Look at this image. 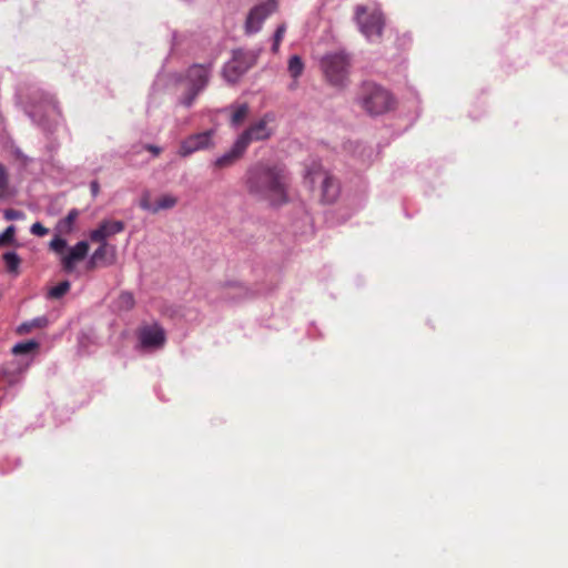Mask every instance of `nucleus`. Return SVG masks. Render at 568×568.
Returning a JSON list of instances; mask_svg holds the SVG:
<instances>
[{"instance_id": "1", "label": "nucleus", "mask_w": 568, "mask_h": 568, "mask_svg": "<svg viewBox=\"0 0 568 568\" xmlns=\"http://www.w3.org/2000/svg\"><path fill=\"white\" fill-rule=\"evenodd\" d=\"M356 103L369 115H379L392 108L390 93L382 85L365 81L358 88Z\"/></svg>"}, {"instance_id": "2", "label": "nucleus", "mask_w": 568, "mask_h": 568, "mask_svg": "<svg viewBox=\"0 0 568 568\" xmlns=\"http://www.w3.org/2000/svg\"><path fill=\"white\" fill-rule=\"evenodd\" d=\"M27 113L34 123L41 125L47 131L52 130L53 124L57 123L60 116V110L53 97L43 92L34 93Z\"/></svg>"}, {"instance_id": "3", "label": "nucleus", "mask_w": 568, "mask_h": 568, "mask_svg": "<svg viewBox=\"0 0 568 568\" xmlns=\"http://www.w3.org/2000/svg\"><path fill=\"white\" fill-rule=\"evenodd\" d=\"M322 70L326 80L337 88H344L348 83L351 60L344 52L328 53L322 58Z\"/></svg>"}, {"instance_id": "4", "label": "nucleus", "mask_w": 568, "mask_h": 568, "mask_svg": "<svg viewBox=\"0 0 568 568\" xmlns=\"http://www.w3.org/2000/svg\"><path fill=\"white\" fill-rule=\"evenodd\" d=\"M247 187L253 196L271 205H281L287 201L286 186L281 180H248Z\"/></svg>"}, {"instance_id": "5", "label": "nucleus", "mask_w": 568, "mask_h": 568, "mask_svg": "<svg viewBox=\"0 0 568 568\" xmlns=\"http://www.w3.org/2000/svg\"><path fill=\"white\" fill-rule=\"evenodd\" d=\"M274 121L273 113H265L260 120L253 122L236 139V149L246 150L252 142H261L268 140L274 131L268 123Z\"/></svg>"}, {"instance_id": "6", "label": "nucleus", "mask_w": 568, "mask_h": 568, "mask_svg": "<svg viewBox=\"0 0 568 568\" xmlns=\"http://www.w3.org/2000/svg\"><path fill=\"white\" fill-rule=\"evenodd\" d=\"M355 18L361 32L371 42H377L383 33L384 18L381 11L375 10L367 14V8L357 6L355 10Z\"/></svg>"}, {"instance_id": "7", "label": "nucleus", "mask_w": 568, "mask_h": 568, "mask_svg": "<svg viewBox=\"0 0 568 568\" xmlns=\"http://www.w3.org/2000/svg\"><path fill=\"white\" fill-rule=\"evenodd\" d=\"M257 60V53L242 49L234 50L232 59L223 68V77L230 83H235L251 69Z\"/></svg>"}, {"instance_id": "8", "label": "nucleus", "mask_w": 568, "mask_h": 568, "mask_svg": "<svg viewBox=\"0 0 568 568\" xmlns=\"http://www.w3.org/2000/svg\"><path fill=\"white\" fill-rule=\"evenodd\" d=\"M277 10L276 0H264L254 6L247 13L244 30L246 34L257 33L264 21Z\"/></svg>"}, {"instance_id": "9", "label": "nucleus", "mask_w": 568, "mask_h": 568, "mask_svg": "<svg viewBox=\"0 0 568 568\" xmlns=\"http://www.w3.org/2000/svg\"><path fill=\"white\" fill-rule=\"evenodd\" d=\"M179 203V196L173 193H161L155 196L150 191L143 192L139 205L142 210L152 214L161 211L171 210Z\"/></svg>"}, {"instance_id": "10", "label": "nucleus", "mask_w": 568, "mask_h": 568, "mask_svg": "<svg viewBox=\"0 0 568 568\" xmlns=\"http://www.w3.org/2000/svg\"><path fill=\"white\" fill-rule=\"evenodd\" d=\"M213 69V62L206 64H193L186 72V80L189 88L202 92L209 84L211 73Z\"/></svg>"}, {"instance_id": "11", "label": "nucleus", "mask_w": 568, "mask_h": 568, "mask_svg": "<svg viewBox=\"0 0 568 568\" xmlns=\"http://www.w3.org/2000/svg\"><path fill=\"white\" fill-rule=\"evenodd\" d=\"M139 341L144 348H160L165 343V332L158 325H145L139 329Z\"/></svg>"}, {"instance_id": "12", "label": "nucleus", "mask_w": 568, "mask_h": 568, "mask_svg": "<svg viewBox=\"0 0 568 568\" xmlns=\"http://www.w3.org/2000/svg\"><path fill=\"white\" fill-rule=\"evenodd\" d=\"M213 130L204 131L186 138L180 146V154L189 155L199 150L207 149L212 145Z\"/></svg>"}, {"instance_id": "13", "label": "nucleus", "mask_w": 568, "mask_h": 568, "mask_svg": "<svg viewBox=\"0 0 568 568\" xmlns=\"http://www.w3.org/2000/svg\"><path fill=\"white\" fill-rule=\"evenodd\" d=\"M124 230L122 221H102L100 225L91 231L90 240L94 243H108L106 240L112 235L121 233Z\"/></svg>"}, {"instance_id": "14", "label": "nucleus", "mask_w": 568, "mask_h": 568, "mask_svg": "<svg viewBox=\"0 0 568 568\" xmlns=\"http://www.w3.org/2000/svg\"><path fill=\"white\" fill-rule=\"evenodd\" d=\"M89 251V244L85 241L78 242L67 255L62 257L63 270L68 273L74 270L78 262L82 261Z\"/></svg>"}, {"instance_id": "15", "label": "nucleus", "mask_w": 568, "mask_h": 568, "mask_svg": "<svg viewBox=\"0 0 568 568\" xmlns=\"http://www.w3.org/2000/svg\"><path fill=\"white\" fill-rule=\"evenodd\" d=\"M99 244V247L92 254L94 260H98L102 266L113 265L116 262V247L109 243Z\"/></svg>"}, {"instance_id": "16", "label": "nucleus", "mask_w": 568, "mask_h": 568, "mask_svg": "<svg viewBox=\"0 0 568 568\" xmlns=\"http://www.w3.org/2000/svg\"><path fill=\"white\" fill-rule=\"evenodd\" d=\"M339 190L337 180H322L321 201L326 204L334 203L339 195Z\"/></svg>"}, {"instance_id": "17", "label": "nucleus", "mask_w": 568, "mask_h": 568, "mask_svg": "<svg viewBox=\"0 0 568 568\" xmlns=\"http://www.w3.org/2000/svg\"><path fill=\"white\" fill-rule=\"evenodd\" d=\"M316 176L329 178V173L320 160L310 158L305 163V178Z\"/></svg>"}, {"instance_id": "18", "label": "nucleus", "mask_w": 568, "mask_h": 568, "mask_svg": "<svg viewBox=\"0 0 568 568\" xmlns=\"http://www.w3.org/2000/svg\"><path fill=\"white\" fill-rule=\"evenodd\" d=\"M245 151L246 150H237L235 141L227 152H225L223 155L216 159L215 165L220 168L232 165L236 160H239L244 154Z\"/></svg>"}, {"instance_id": "19", "label": "nucleus", "mask_w": 568, "mask_h": 568, "mask_svg": "<svg viewBox=\"0 0 568 568\" xmlns=\"http://www.w3.org/2000/svg\"><path fill=\"white\" fill-rule=\"evenodd\" d=\"M233 110L232 116H231V124L234 128H237L248 115V105L246 103L243 104H236L230 106Z\"/></svg>"}, {"instance_id": "20", "label": "nucleus", "mask_w": 568, "mask_h": 568, "mask_svg": "<svg viewBox=\"0 0 568 568\" xmlns=\"http://www.w3.org/2000/svg\"><path fill=\"white\" fill-rule=\"evenodd\" d=\"M78 215H79L78 210H75V209L71 210L64 219L59 221V223L57 225L58 231L60 233H65V234L70 233L73 229V224H74Z\"/></svg>"}, {"instance_id": "21", "label": "nucleus", "mask_w": 568, "mask_h": 568, "mask_svg": "<svg viewBox=\"0 0 568 568\" xmlns=\"http://www.w3.org/2000/svg\"><path fill=\"white\" fill-rule=\"evenodd\" d=\"M3 261L6 264V268L10 273L18 274L19 266L21 263V258L16 252H7L3 254Z\"/></svg>"}, {"instance_id": "22", "label": "nucleus", "mask_w": 568, "mask_h": 568, "mask_svg": "<svg viewBox=\"0 0 568 568\" xmlns=\"http://www.w3.org/2000/svg\"><path fill=\"white\" fill-rule=\"evenodd\" d=\"M39 347V343L36 341H27L22 343H18L12 347V354L14 355H23L29 354L36 351Z\"/></svg>"}, {"instance_id": "23", "label": "nucleus", "mask_w": 568, "mask_h": 568, "mask_svg": "<svg viewBox=\"0 0 568 568\" xmlns=\"http://www.w3.org/2000/svg\"><path fill=\"white\" fill-rule=\"evenodd\" d=\"M262 169H263V174L265 175L264 178L275 179V178H282L285 174L284 166L282 164H277V163L263 164Z\"/></svg>"}, {"instance_id": "24", "label": "nucleus", "mask_w": 568, "mask_h": 568, "mask_svg": "<svg viewBox=\"0 0 568 568\" xmlns=\"http://www.w3.org/2000/svg\"><path fill=\"white\" fill-rule=\"evenodd\" d=\"M304 70V63L298 55H292L288 60V72L294 78L297 79Z\"/></svg>"}, {"instance_id": "25", "label": "nucleus", "mask_w": 568, "mask_h": 568, "mask_svg": "<svg viewBox=\"0 0 568 568\" xmlns=\"http://www.w3.org/2000/svg\"><path fill=\"white\" fill-rule=\"evenodd\" d=\"M70 287L69 281H62L49 291V297L59 300L70 291Z\"/></svg>"}, {"instance_id": "26", "label": "nucleus", "mask_w": 568, "mask_h": 568, "mask_svg": "<svg viewBox=\"0 0 568 568\" xmlns=\"http://www.w3.org/2000/svg\"><path fill=\"white\" fill-rule=\"evenodd\" d=\"M119 307L124 311H129L133 308L135 304V300L132 293L122 292L118 300Z\"/></svg>"}, {"instance_id": "27", "label": "nucleus", "mask_w": 568, "mask_h": 568, "mask_svg": "<svg viewBox=\"0 0 568 568\" xmlns=\"http://www.w3.org/2000/svg\"><path fill=\"white\" fill-rule=\"evenodd\" d=\"M16 235V227L13 225L8 226L2 234H0V246L10 245Z\"/></svg>"}, {"instance_id": "28", "label": "nucleus", "mask_w": 568, "mask_h": 568, "mask_svg": "<svg viewBox=\"0 0 568 568\" xmlns=\"http://www.w3.org/2000/svg\"><path fill=\"white\" fill-rule=\"evenodd\" d=\"M201 92L194 90V89H187L186 93L181 98V104L186 106V108H190L192 106V104L194 103L196 97L200 94Z\"/></svg>"}, {"instance_id": "29", "label": "nucleus", "mask_w": 568, "mask_h": 568, "mask_svg": "<svg viewBox=\"0 0 568 568\" xmlns=\"http://www.w3.org/2000/svg\"><path fill=\"white\" fill-rule=\"evenodd\" d=\"M67 246V242L65 240L57 236L54 237L51 243H50V247L55 252V253H63L64 248Z\"/></svg>"}, {"instance_id": "30", "label": "nucleus", "mask_w": 568, "mask_h": 568, "mask_svg": "<svg viewBox=\"0 0 568 568\" xmlns=\"http://www.w3.org/2000/svg\"><path fill=\"white\" fill-rule=\"evenodd\" d=\"M23 217V213L21 211L14 209H8L4 211V219L8 221L21 220Z\"/></svg>"}, {"instance_id": "31", "label": "nucleus", "mask_w": 568, "mask_h": 568, "mask_svg": "<svg viewBox=\"0 0 568 568\" xmlns=\"http://www.w3.org/2000/svg\"><path fill=\"white\" fill-rule=\"evenodd\" d=\"M48 229L44 227L40 222H36L31 226V233L37 236H44L48 234Z\"/></svg>"}, {"instance_id": "32", "label": "nucleus", "mask_w": 568, "mask_h": 568, "mask_svg": "<svg viewBox=\"0 0 568 568\" xmlns=\"http://www.w3.org/2000/svg\"><path fill=\"white\" fill-rule=\"evenodd\" d=\"M285 31H286L285 23L280 24L274 32V37H273L274 42H281L284 38Z\"/></svg>"}, {"instance_id": "33", "label": "nucleus", "mask_w": 568, "mask_h": 568, "mask_svg": "<svg viewBox=\"0 0 568 568\" xmlns=\"http://www.w3.org/2000/svg\"><path fill=\"white\" fill-rule=\"evenodd\" d=\"M17 160L20 161L21 165L27 166L29 164H36V161L33 159H28L24 154H22L21 151L16 152Z\"/></svg>"}, {"instance_id": "34", "label": "nucleus", "mask_w": 568, "mask_h": 568, "mask_svg": "<svg viewBox=\"0 0 568 568\" xmlns=\"http://www.w3.org/2000/svg\"><path fill=\"white\" fill-rule=\"evenodd\" d=\"M141 149H145V150H149L150 152H152V155L153 156H156L160 154L161 152V149L159 146H155V145H151V144H145V145H140Z\"/></svg>"}, {"instance_id": "35", "label": "nucleus", "mask_w": 568, "mask_h": 568, "mask_svg": "<svg viewBox=\"0 0 568 568\" xmlns=\"http://www.w3.org/2000/svg\"><path fill=\"white\" fill-rule=\"evenodd\" d=\"M101 263L98 261V260H94V256L91 255L88 264H87V270L88 271H93L95 270L98 266H100Z\"/></svg>"}, {"instance_id": "36", "label": "nucleus", "mask_w": 568, "mask_h": 568, "mask_svg": "<svg viewBox=\"0 0 568 568\" xmlns=\"http://www.w3.org/2000/svg\"><path fill=\"white\" fill-rule=\"evenodd\" d=\"M91 193L93 196H97L99 193V184L95 180H93L91 183Z\"/></svg>"}, {"instance_id": "37", "label": "nucleus", "mask_w": 568, "mask_h": 568, "mask_svg": "<svg viewBox=\"0 0 568 568\" xmlns=\"http://www.w3.org/2000/svg\"><path fill=\"white\" fill-rule=\"evenodd\" d=\"M7 190V180H0V199L4 195Z\"/></svg>"}, {"instance_id": "38", "label": "nucleus", "mask_w": 568, "mask_h": 568, "mask_svg": "<svg viewBox=\"0 0 568 568\" xmlns=\"http://www.w3.org/2000/svg\"><path fill=\"white\" fill-rule=\"evenodd\" d=\"M280 43H281V42H274V41H273L272 51H273L274 53L278 52Z\"/></svg>"}, {"instance_id": "39", "label": "nucleus", "mask_w": 568, "mask_h": 568, "mask_svg": "<svg viewBox=\"0 0 568 568\" xmlns=\"http://www.w3.org/2000/svg\"><path fill=\"white\" fill-rule=\"evenodd\" d=\"M6 172L2 165H0V178H4Z\"/></svg>"}, {"instance_id": "40", "label": "nucleus", "mask_w": 568, "mask_h": 568, "mask_svg": "<svg viewBox=\"0 0 568 568\" xmlns=\"http://www.w3.org/2000/svg\"><path fill=\"white\" fill-rule=\"evenodd\" d=\"M40 322L41 320H37L34 325L40 326Z\"/></svg>"}]
</instances>
